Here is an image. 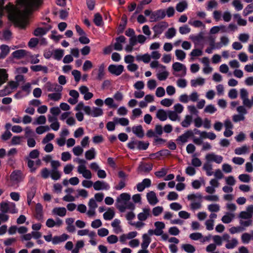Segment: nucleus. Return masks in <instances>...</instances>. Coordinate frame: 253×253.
<instances>
[{
  "label": "nucleus",
  "mask_w": 253,
  "mask_h": 253,
  "mask_svg": "<svg viewBox=\"0 0 253 253\" xmlns=\"http://www.w3.org/2000/svg\"><path fill=\"white\" fill-rule=\"evenodd\" d=\"M238 244V240L235 238H233L226 244L225 247L227 249H233L237 246Z\"/></svg>",
  "instance_id": "864d4df0"
},
{
  "label": "nucleus",
  "mask_w": 253,
  "mask_h": 253,
  "mask_svg": "<svg viewBox=\"0 0 253 253\" xmlns=\"http://www.w3.org/2000/svg\"><path fill=\"white\" fill-rule=\"evenodd\" d=\"M146 198L148 203L152 206L156 205L159 202L156 194L154 191H150L146 194Z\"/></svg>",
  "instance_id": "aec40b11"
},
{
  "label": "nucleus",
  "mask_w": 253,
  "mask_h": 253,
  "mask_svg": "<svg viewBox=\"0 0 253 253\" xmlns=\"http://www.w3.org/2000/svg\"><path fill=\"white\" fill-rule=\"evenodd\" d=\"M115 211L112 208H109L107 211L103 213V218L105 220H110L115 216Z\"/></svg>",
  "instance_id": "72a5a7b5"
},
{
  "label": "nucleus",
  "mask_w": 253,
  "mask_h": 253,
  "mask_svg": "<svg viewBox=\"0 0 253 253\" xmlns=\"http://www.w3.org/2000/svg\"><path fill=\"white\" fill-rule=\"evenodd\" d=\"M126 38L124 36H120L116 39V42L114 45L115 50L121 51L123 49L122 43L125 42Z\"/></svg>",
  "instance_id": "c85d7f7f"
},
{
  "label": "nucleus",
  "mask_w": 253,
  "mask_h": 253,
  "mask_svg": "<svg viewBox=\"0 0 253 253\" xmlns=\"http://www.w3.org/2000/svg\"><path fill=\"white\" fill-rule=\"evenodd\" d=\"M208 210L211 212H217L220 210V206L217 204H212L208 206Z\"/></svg>",
  "instance_id": "774afa93"
},
{
  "label": "nucleus",
  "mask_w": 253,
  "mask_h": 253,
  "mask_svg": "<svg viewBox=\"0 0 253 253\" xmlns=\"http://www.w3.org/2000/svg\"><path fill=\"white\" fill-rule=\"evenodd\" d=\"M168 117L172 121H179L180 120L178 114L173 111H168Z\"/></svg>",
  "instance_id": "6e6d98bb"
},
{
  "label": "nucleus",
  "mask_w": 253,
  "mask_h": 253,
  "mask_svg": "<svg viewBox=\"0 0 253 253\" xmlns=\"http://www.w3.org/2000/svg\"><path fill=\"white\" fill-rule=\"evenodd\" d=\"M93 22L97 26H101L103 25V22L102 17L100 13H97L94 14Z\"/></svg>",
  "instance_id": "de8ad7c7"
},
{
  "label": "nucleus",
  "mask_w": 253,
  "mask_h": 253,
  "mask_svg": "<svg viewBox=\"0 0 253 253\" xmlns=\"http://www.w3.org/2000/svg\"><path fill=\"white\" fill-rule=\"evenodd\" d=\"M156 117L161 121H165L168 118V112L163 109H159L157 111Z\"/></svg>",
  "instance_id": "e433bc0d"
},
{
  "label": "nucleus",
  "mask_w": 253,
  "mask_h": 253,
  "mask_svg": "<svg viewBox=\"0 0 253 253\" xmlns=\"http://www.w3.org/2000/svg\"><path fill=\"white\" fill-rule=\"evenodd\" d=\"M130 195L127 193L121 194L117 198L116 207L122 212L126 209L134 210L135 206L134 204L130 202Z\"/></svg>",
  "instance_id": "f03ea898"
},
{
  "label": "nucleus",
  "mask_w": 253,
  "mask_h": 253,
  "mask_svg": "<svg viewBox=\"0 0 253 253\" xmlns=\"http://www.w3.org/2000/svg\"><path fill=\"white\" fill-rule=\"evenodd\" d=\"M74 162H77L79 165L77 167V172L82 175L83 177L86 179H90L92 178V173L90 170L87 169L85 164L86 161L84 159L76 158Z\"/></svg>",
  "instance_id": "39448f33"
},
{
  "label": "nucleus",
  "mask_w": 253,
  "mask_h": 253,
  "mask_svg": "<svg viewBox=\"0 0 253 253\" xmlns=\"http://www.w3.org/2000/svg\"><path fill=\"white\" fill-rule=\"evenodd\" d=\"M156 229V236H161L163 233V229L165 228V224L162 221H156L154 223Z\"/></svg>",
  "instance_id": "cd10ccee"
},
{
  "label": "nucleus",
  "mask_w": 253,
  "mask_h": 253,
  "mask_svg": "<svg viewBox=\"0 0 253 253\" xmlns=\"http://www.w3.org/2000/svg\"><path fill=\"white\" fill-rule=\"evenodd\" d=\"M49 130L50 127L48 126H41L36 128V132L39 134H42Z\"/></svg>",
  "instance_id": "69168bd1"
},
{
  "label": "nucleus",
  "mask_w": 253,
  "mask_h": 253,
  "mask_svg": "<svg viewBox=\"0 0 253 253\" xmlns=\"http://www.w3.org/2000/svg\"><path fill=\"white\" fill-rule=\"evenodd\" d=\"M166 15V13L165 9H161L154 11L151 15V21L156 22L164 18Z\"/></svg>",
  "instance_id": "dca6fc26"
},
{
  "label": "nucleus",
  "mask_w": 253,
  "mask_h": 253,
  "mask_svg": "<svg viewBox=\"0 0 253 253\" xmlns=\"http://www.w3.org/2000/svg\"><path fill=\"white\" fill-rule=\"evenodd\" d=\"M151 216V209L149 207L143 208L142 211L137 214V218L140 221H145Z\"/></svg>",
  "instance_id": "6ab92c4d"
},
{
  "label": "nucleus",
  "mask_w": 253,
  "mask_h": 253,
  "mask_svg": "<svg viewBox=\"0 0 253 253\" xmlns=\"http://www.w3.org/2000/svg\"><path fill=\"white\" fill-rule=\"evenodd\" d=\"M187 198L191 201L190 207L192 211H195L201 208L203 197L200 193L189 194Z\"/></svg>",
  "instance_id": "20e7f679"
},
{
  "label": "nucleus",
  "mask_w": 253,
  "mask_h": 253,
  "mask_svg": "<svg viewBox=\"0 0 253 253\" xmlns=\"http://www.w3.org/2000/svg\"><path fill=\"white\" fill-rule=\"evenodd\" d=\"M108 69L111 74L118 76L123 72L124 67L122 65L111 64L109 66Z\"/></svg>",
  "instance_id": "4468645a"
},
{
  "label": "nucleus",
  "mask_w": 253,
  "mask_h": 253,
  "mask_svg": "<svg viewBox=\"0 0 253 253\" xmlns=\"http://www.w3.org/2000/svg\"><path fill=\"white\" fill-rule=\"evenodd\" d=\"M5 0H0V15L3 9L8 13L7 18L14 25L20 29H25L29 24L32 16V0H16L18 10L12 3L9 2L4 6Z\"/></svg>",
  "instance_id": "f257e3e1"
},
{
  "label": "nucleus",
  "mask_w": 253,
  "mask_h": 253,
  "mask_svg": "<svg viewBox=\"0 0 253 253\" xmlns=\"http://www.w3.org/2000/svg\"><path fill=\"white\" fill-rule=\"evenodd\" d=\"M188 6L187 2L186 1H182L176 4V9L179 12L183 11Z\"/></svg>",
  "instance_id": "603ef678"
},
{
  "label": "nucleus",
  "mask_w": 253,
  "mask_h": 253,
  "mask_svg": "<svg viewBox=\"0 0 253 253\" xmlns=\"http://www.w3.org/2000/svg\"><path fill=\"white\" fill-rule=\"evenodd\" d=\"M69 236L65 233H64L60 236H55L53 237L52 244L53 245L59 244L66 241L69 238Z\"/></svg>",
  "instance_id": "4be33fe9"
},
{
  "label": "nucleus",
  "mask_w": 253,
  "mask_h": 253,
  "mask_svg": "<svg viewBox=\"0 0 253 253\" xmlns=\"http://www.w3.org/2000/svg\"><path fill=\"white\" fill-rule=\"evenodd\" d=\"M84 246V242L83 240L78 241L75 245V247L72 251V253H79L80 249Z\"/></svg>",
  "instance_id": "8fccbe9b"
},
{
  "label": "nucleus",
  "mask_w": 253,
  "mask_h": 253,
  "mask_svg": "<svg viewBox=\"0 0 253 253\" xmlns=\"http://www.w3.org/2000/svg\"><path fill=\"white\" fill-rule=\"evenodd\" d=\"M92 117H97L102 116L103 114L102 109L99 107H93L92 108Z\"/></svg>",
  "instance_id": "5fc2aeb1"
},
{
  "label": "nucleus",
  "mask_w": 253,
  "mask_h": 253,
  "mask_svg": "<svg viewBox=\"0 0 253 253\" xmlns=\"http://www.w3.org/2000/svg\"><path fill=\"white\" fill-rule=\"evenodd\" d=\"M114 121L116 123H119L121 126H126L129 124V121L127 118H116L114 119Z\"/></svg>",
  "instance_id": "338daca9"
},
{
  "label": "nucleus",
  "mask_w": 253,
  "mask_h": 253,
  "mask_svg": "<svg viewBox=\"0 0 253 253\" xmlns=\"http://www.w3.org/2000/svg\"><path fill=\"white\" fill-rule=\"evenodd\" d=\"M203 169L206 171V174L208 176H211L213 174L212 165L210 163L207 162L204 164Z\"/></svg>",
  "instance_id": "49530a36"
},
{
  "label": "nucleus",
  "mask_w": 253,
  "mask_h": 253,
  "mask_svg": "<svg viewBox=\"0 0 253 253\" xmlns=\"http://www.w3.org/2000/svg\"><path fill=\"white\" fill-rule=\"evenodd\" d=\"M151 185V180L149 178H145L142 182L136 185V188L138 191L142 192L146 188H148Z\"/></svg>",
  "instance_id": "412c9836"
},
{
  "label": "nucleus",
  "mask_w": 253,
  "mask_h": 253,
  "mask_svg": "<svg viewBox=\"0 0 253 253\" xmlns=\"http://www.w3.org/2000/svg\"><path fill=\"white\" fill-rule=\"evenodd\" d=\"M110 188V185L104 181L97 180L93 183V188L96 191L108 190Z\"/></svg>",
  "instance_id": "f3484780"
},
{
  "label": "nucleus",
  "mask_w": 253,
  "mask_h": 253,
  "mask_svg": "<svg viewBox=\"0 0 253 253\" xmlns=\"http://www.w3.org/2000/svg\"><path fill=\"white\" fill-rule=\"evenodd\" d=\"M64 54V50L62 49H56L53 50V57L58 61L60 60Z\"/></svg>",
  "instance_id": "58836bf2"
},
{
  "label": "nucleus",
  "mask_w": 253,
  "mask_h": 253,
  "mask_svg": "<svg viewBox=\"0 0 253 253\" xmlns=\"http://www.w3.org/2000/svg\"><path fill=\"white\" fill-rule=\"evenodd\" d=\"M149 145L148 142H145L142 141H138L135 138H132L131 141L127 144L128 147L130 149H134L137 148L140 150H146Z\"/></svg>",
  "instance_id": "423d86ee"
},
{
  "label": "nucleus",
  "mask_w": 253,
  "mask_h": 253,
  "mask_svg": "<svg viewBox=\"0 0 253 253\" xmlns=\"http://www.w3.org/2000/svg\"><path fill=\"white\" fill-rule=\"evenodd\" d=\"M181 249L187 253H194L196 251L195 247L189 244H182Z\"/></svg>",
  "instance_id": "79ce46f5"
},
{
  "label": "nucleus",
  "mask_w": 253,
  "mask_h": 253,
  "mask_svg": "<svg viewBox=\"0 0 253 253\" xmlns=\"http://www.w3.org/2000/svg\"><path fill=\"white\" fill-rule=\"evenodd\" d=\"M47 90L49 92L62 91L63 87L57 84L47 83L46 84Z\"/></svg>",
  "instance_id": "393cba45"
},
{
  "label": "nucleus",
  "mask_w": 253,
  "mask_h": 253,
  "mask_svg": "<svg viewBox=\"0 0 253 253\" xmlns=\"http://www.w3.org/2000/svg\"><path fill=\"white\" fill-rule=\"evenodd\" d=\"M205 159L209 163L214 162L219 164L223 161V158L221 155H218L212 152L207 154L205 156Z\"/></svg>",
  "instance_id": "f8f14e48"
},
{
  "label": "nucleus",
  "mask_w": 253,
  "mask_h": 253,
  "mask_svg": "<svg viewBox=\"0 0 253 253\" xmlns=\"http://www.w3.org/2000/svg\"><path fill=\"white\" fill-rule=\"evenodd\" d=\"M39 44L40 45H44L46 44V41L45 39L33 38V48L35 47Z\"/></svg>",
  "instance_id": "052dcab7"
},
{
  "label": "nucleus",
  "mask_w": 253,
  "mask_h": 253,
  "mask_svg": "<svg viewBox=\"0 0 253 253\" xmlns=\"http://www.w3.org/2000/svg\"><path fill=\"white\" fill-rule=\"evenodd\" d=\"M120 220L116 218L111 223V226L113 228V232L116 234H119L123 232V229L120 225Z\"/></svg>",
  "instance_id": "a878e982"
},
{
  "label": "nucleus",
  "mask_w": 253,
  "mask_h": 253,
  "mask_svg": "<svg viewBox=\"0 0 253 253\" xmlns=\"http://www.w3.org/2000/svg\"><path fill=\"white\" fill-rule=\"evenodd\" d=\"M132 130L133 133L135 134L137 137L139 138H142L143 137L144 134V131L141 125L133 126L132 128Z\"/></svg>",
  "instance_id": "473e14b6"
},
{
  "label": "nucleus",
  "mask_w": 253,
  "mask_h": 253,
  "mask_svg": "<svg viewBox=\"0 0 253 253\" xmlns=\"http://www.w3.org/2000/svg\"><path fill=\"white\" fill-rule=\"evenodd\" d=\"M27 52L24 49H19L12 53L13 56L16 59H20L26 55Z\"/></svg>",
  "instance_id": "a18cd8bd"
},
{
  "label": "nucleus",
  "mask_w": 253,
  "mask_h": 253,
  "mask_svg": "<svg viewBox=\"0 0 253 253\" xmlns=\"http://www.w3.org/2000/svg\"><path fill=\"white\" fill-rule=\"evenodd\" d=\"M43 0H33V13L38 11L42 6Z\"/></svg>",
  "instance_id": "37998d69"
},
{
  "label": "nucleus",
  "mask_w": 253,
  "mask_h": 253,
  "mask_svg": "<svg viewBox=\"0 0 253 253\" xmlns=\"http://www.w3.org/2000/svg\"><path fill=\"white\" fill-rule=\"evenodd\" d=\"M105 104L109 108L116 109L118 107V105L115 103L113 98L107 97L104 100Z\"/></svg>",
  "instance_id": "ea45409f"
},
{
  "label": "nucleus",
  "mask_w": 253,
  "mask_h": 253,
  "mask_svg": "<svg viewBox=\"0 0 253 253\" xmlns=\"http://www.w3.org/2000/svg\"><path fill=\"white\" fill-rule=\"evenodd\" d=\"M235 217L234 213L232 212H227L225 215H224L222 218L221 221L222 222L225 224L230 223Z\"/></svg>",
  "instance_id": "2f4dec72"
},
{
  "label": "nucleus",
  "mask_w": 253,
  "mask_h": 253,
  "mask_svg": "<svg viewBox=\"0 0 253 253\" xmlns=\"http://www.w3.org/2000/svg\"><path fill=\"white\" fill-rule=\"evenodd\" d=\"M52 213L54 215L64 217L66 214L67 210L64 207H56L53 209Z\"/></svg>",
  "instance_id": "bb28decb"
},
{
  "label": "nucleus",
  "mask_w": 253,
  "mask_h": 253,
  "mask_svg": "<svg viewBox=\"0 0 253 253\" xmlns=\"http://www.w3.org/2000/svg\"><path fill=\"white\" fill-rule=\"evenodd\" d=\"M162 70H163L162 72H161L160 73H158L157 74V78L160 81L166 80L169 76V72L166 70V69H162Z\"/></svg>",
  "instance_id": "13d9d810"
},
{
  "label": "nucleus",
  "mask_w": 253,
  "mask_h": 253,
  "mask_svg": "<svg viewBox=\"0 0 253 253\" xmlns=\"http://www.w3.org/2000/svg\"><path fill=\"white\" fill-rule=\"evenodd\" d=\"M253 205L246 207V211H241L238 215L239 224L243 227H248L253 224Z\"/></svg>",
  "instance_id": "7ed1b4c3"
},
{
  "label": "nucleus",
  "mask_w": 253,
  "mask_h": 253,
  "mask_svg": "<svg viewBox=\"0 0 253 253\" xmlns=\"http://www.w3.org/2000/svg\"><path fill=\"white\" fill-rule=\"evenodd\" d=\"M127 21V16L126 14H124L121 18V22L118 25L117 32H123L126 28Z\"/></svg>",
  "instance_id": "c756f323"
},
{
  "label": "nucleus",
  "mask_w": 253,
  "mask_h": 253,
  "mask_svg": "<svg viewBox=\"0 0 253 253\" xmlns=\"http://www.w3.org/2000/svg\"><path fill=\"white\" fill-rule=\"evenodd\" d=\"M215 37L213 35H210L209 37V42L211 47H208L206 49V52L211 54L212 52L213 49H219L221 48V44L220 43H215Z\"/></svg>",
  "instance_id": "a211bd4d"
},
{
  "label": "nucleus",
  "mask_w": 253,
  "mask_h": 253,
  "mask_svg": "<svg viewBox=\"0 0 253 253\" xmlns=\"http://www.w3.org/2000/svg\"><path fill=\"white\" fill-rule=\"evenodd\" d=\"M163 211L164 208L162 206H157L153 208L152 212L154 216H158L163 212Z\"/></svg>",
  "instance_id": "0e129e2a"
},
{
  "label": "nucleus",
  "mask_w": 253,
  "mask_h": 253,
  "mask_svg": "<svg viewBox=\"0 0 253 253\" xmlns=\"http://www.w3.org/2000/svg\"><path fill=\"white\" fill-rule=\"evenodd\" d=\"M152 163L140 162L137 169V172L141 174H148L153 169Z\"/></svg>",
  "instance_id": "9d476101"
},
{
  "label": "nucleus",
  "mask_w": 253,
  "mask_h": 253,
  "mask_svg": "<svg viewBox=\"0 0 253 253\" xmlns=\"http://www.w3.org/2000/svg\"><path fill=\"white\" fill-rule=\"evenodd\" d=\"M169 25L167 22L161 21L156 24L153 27L154 32H163L168 27Z\"/></svg>",
  "instance_id": "5701e85b"
},
{
  "label": "nucleus",
  "mask_w": 253,
  "mask_h": 253,
  "mask_svg": "<svg viewBox=\"0 0 253 253\" xmlns=\"http://www.w3.org/2000/svg\"><path fill=\"white\" fill-rule=\"evenodd\" d=\"M172 68L174 71L173 74L176 77H184L186 74V66L180 62H174L172 64Z\"/></svg>",
  "instance_id": "0eeeda50"
},
{
  "label": "nucleus",
  "mask_w": 253,
  "mask_h": 253,
  "mask_svg": "<svg viewBox=\"0 0 253 253\" xmlns=\"http://www.w3.org/2000/svg\"><path fill=\"white\" fill-rule=\"evenodd\" d=\"M62 91H56L55 92L48 94V98L51 100L57 101L59 100L62 97Z\"/></svg>",
  "instance_id": "a19ab883"
},
{
  "label": "nucleus",
  "mask_w": 253,
  "mask_h": 253,
  "mask_svg": "<svg viewBox=\"0 0 253 253\" xmlns=\"http://www.w3.org/2000/svg\"><path fill=\"white\" fill-rule=\"evenodd\" d=\"M105 64L104 63L101 64L98 66V69L97 70L96 69H94L92 71L91 75L93 76L96 73V72H97V75L94 78V79L98 81L102 80L105 76Z\"/></svg>",
  "instance_id": "ddd939ff"
},
{
  "label": "nucleus",
  "mask_w": 253,
  "mask_h": 253,
  "mask_svg": "<svg viewBox=\"0 0 253 253\" xmlns=\"http://www.w3.org/2000/svg\"><path fill=\"white\" fill-rule=\"evenodd\" d=\"M249 147L247 145H243L242 147L235 148L234 152L238 155H243L249 152Z\"/></svg>",
  "instance_id": "4c0bfd02"
},
{
  "label": "nucleus",
  "mask_w": 253,
  "mask_h": 253,
  "mask_svg": "<svg viewBox=\"0 0 253 253\" xmlns=\"http://www.w3.org/2000/svg\"><path fill=\"white\" fill-rule=\"evenodd\" d=\"M9 52V49L7 45H1V52L0 53V59L4 58Z\"/></svg>",
  "instance_id": "3c124183"
},
{
  "label": "nucleus",
  "mask_w": 253,
  "mask_h": 253,
  "mask_svg": "<svg viewBox=\"0 0 253 253\" xmlns=\"http://www.w3.org/2000/svg\"><path fill=\"white\" fill-rule=\"evenodd\" d=\"M192 116L190 115H187L185 116L184 120L181 122V125L182 127H188L192 122Z\"/></svg>",
  "instance_id": "c9c22d12"
},
{
  "label": "nucleus",
  "mask_w": 253,
  "mask_h": 253,
  "mask_svg": "<svg viewBox=\"0 0 253 253\" xmlns=\"http://www.w3.org/2000/svg\"><path fill=\"white\" fill-rule=\"evenodd\" d=\"M42 71L44 73H47L48 69L45 66L41 65H33V72Z\"/></svg>",
  "instance_id": "4d7b16f0"
},
{
  "label": "nucleus",
  "mask_w": 253,
  "mask_h": 253,
  "mask_svg": "<svg viewBox=\"0 0 253 253\" xmlns=\"http://www.w3.org/2000/svg\"><path fill=\"white\" fill-rule=\"evenodd\" d=\"M136 59L138 61L141 60L145 63H148L151 60V56L150 55L146 53L142 55V56H137L136 57Z\"/></svg>",
  "instance_id": "e2e57ef3"
},
{
  "label": "nucleus",
  "mask_w": 253,
  "mask_h": 253,
  "mask_svg": "<svg viewBox=\"0 0 253 253\" xmlns=\"http://www.w3.org/2000/svg\"><path fill=\"white\" fill-rule=\"evenodd\" d=\"M36 218L39 220L42 221L43 219V207L40 203H38L36 206Z\"/></svg>",
  "instance_id": "b1692460"
},
{
  "label": "nucleus",
  "mask_w": 253,
  "mask_h": 253,
  "mask_svg": "<svg viewBox=\"0 0 253 253\" xmlns=\"http://www.w3.org/2000/svg\"><path fill=\"white\" fill-rule=\"evenodd\" d=\"M24 175L21 170L16 169L13 170L10 175V180L12 184H18L23 181Z\"/></svg>",
  "instance_id": "6e6552de"
},
{
  "label": "nucleus",
  "mask_w": 253,
  "mask_h": 253,
  "mask_svg": "<svg viewBox=\"0 0 253 253\" xmlns=\"http://www.w3.org/2000/svg\"><path fill=\"white\" fill-rule=\"evenodd\" d=\"M96 153L94 148H91L85 152V158L86 160L90 161L95 158Z\"/></svg>",
  "instance_id": "7c9ffc66"
},
{
  "label": "nucleus",
  "mask_w": 253,
  "mask_h": 253,
  "mask_svg": "<svg viewBox=\"0 0 253 253\" xmlns=\"http://www.w3.org/2000/svg\"><path fill=\"white\" fill-rule=\"evenodd\" d=\"M152 0H143L137 5L135 14L140 13L144 8V6L151 2Z\"/></svg>",
  "instance_id": "c03bdc74"
},
{
  "label": "nucleus",
  "mask_w": 253,
  "mask_h": 253,
  "mask_svg": "<svg viewBox=\"0 0 253 253\" xmlns=\"http://www.w3.org/2000/svg\"><path fill=\"white\" fill-rule=\"evenodd\" d=\"M208 36H204V33H200L197 36H191V38L195 44H200L205 42H209L210 35H213L215 33H210Z\"/></svg>",
  "instance_id": "2eb2a0df"
},
{
  "label": "nucleus",
  "mask_w": 253,
  "mask_h": 253,
  "mask_svg": "<svg viewBox=\"0 0 253 253\" xmlns=\"http://www.w3.org/2000/svg\"><path fill=\"white\" fill-rule=\"evenodd\" d=\"M240 98L243 101V104L248 108H251L252 107V99H249V93L245 88H242L240 90Z\"/></svg>",
  "instance_id": "1a4fd4ad"
},
{
  "label": "nucleus",
  "mask_w": 253,
  "mask_h": 253,
  "mask_svg": "<svg viewBox=\"0 0 253 253\" xmlns=\"http://www.w3.org/2000/svg\"><path fill=\"white\" fill-rule=\"evenodd\" d=\"M194 136L193 132L192 130H188L186 131L183 134L178 136L176 141L177 144L179 145H183L188 141V139Z\"/></svg>",
  "instance_id": "9b49d317"
},
{
  "label": "nucleus",
  "mask_w": 253,
  "mask_h": 253,
  "mask_svg": "<svg viewBox=\"0 0 253 253\" xmlns=\"http://www.w3.org/2000/svg\"><path fill=\"white\" fill-rule=\"evenodd\" d=\"M205 79L202 78H198L191 81V85L193 87H196L198 85H202L205 84Z\"/></svg>",
  "instance_id": "09e8293b"
},
{
  "label": "nucleus",
  "mask_w": 253,
  "mask_h": 253,
  "mask_svg": "<svg viewBox=\"0 0 253 253\" xmlns=\"http://www.w3.org/2000/svg\"><path fill=\"white\" fill-rule=\"evenodd\" d=\"M175 54L177 59L180 61H183L186 57L185 52L181 49H176Z\"/></svg>",
  "instance_id": "bf43d9fd"
},
{
  "label": "nucleus",
  "mask_w": 253,
  "mask_h": 253,
  "mask_svg": "<svg viewBox=\"0 0 253 253\" xmlns=\"http://www.w3.org/2000/svg\"><path fill=\"white\" fill-rule=\"evenodd\" d=\"M151 238L147 234H144L142 235V243H141V248L142 249H145L148 248L150 242Z\"/></svg>",
  "instance_id": "f704fd0d"
},
{
  "label": "nucleus",
  "mask_w": 253,
  "mask_h": 253,
  "mask_svg": "<svg viewBox=\"0 0 253 253\" xmlns=\"http://www.w3.org/2000/svg\"><path fill=\"white\" fill-rule=\"evenodd\" d=\"M252 239V235H251L248 233H244L241 236V240L244 244H248Z\"/></svg>",
  "instance_id": "680f3d73"
}]
</instances>
